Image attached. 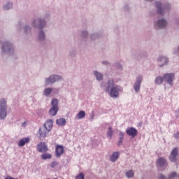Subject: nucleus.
Returning a JSON list of instances; mask_svg holds the SVG:
<instances>
[{
    "label": "nucleus",
    "mask_w": 179,
    "mask_h": 179,
    "mask_svg": "<svg viewBox=\"0 0 179 179\" xmlns=\"http://www.w3.org/2000/svg\"><path fill=\"white\" fill-rule=\"evenodd\" d=\"M101 87L113 99L118 98L120 93L123 92V88L121 85H115L113 78H110L106 83H102Z\"/></svg>",
    "instance_id": "obj_1"
},
{
    "label": "nucleus",
    "mask_w": 179,
    "mask_h": 179,
    "mask_svg": "<svg viewBox=\"0 0 179 179\" xmlns=\"http://www.w3.org/2000/svg\"><path fill=\"white\" fill-rule=\"evenodd\" d=\"M1 53L2 55H8L9 56H15L16 54L15 45L10 40L0 41Z\"/></svg>",
    "instance_id": "obj_2"
},
{
    "label": "nucleus",
    "mask_w": 179,
    "mask_h": 179,
    "mask_svg": "<svg viewBox=\"0 0 179 179\" xmlns=\"http://www.w3.org/2000/svg\"><path fill=\"white\" fill-rule=\"evenodd\" d=\"M156 12L159 15L165 16L169 14L171 10V4L169 3H162L161 1H157L155 2Z\"/></svg>",
    "instance_id": "obj_3"
},
{
    "label": "nucleus",
    "mask_w": 179,
    "mask_h": 179,
    "mask_svg": "<svg viewBox=\"0 0 179 179\" xmlns=\"http://www.w3.org/2000/svg\"><path fill=\"white\" fill-rule=\"evenodd\" d=\"M31 25L34 29H37L39 30L43 29L47 26V21L42 17L34 19L31 22Z\"/></svg>",
    "instance_id": "obj_4"
},
{
    "label": "nucleus",
    "mask_w": 179,
    "mask_h": 179,
    "mask_svg": "<svg viewBox=\"0 0 179 179\" xmlns=\"http://www.w3.org/2000/svg\"><path fill=\"white\" fill-rule=\"evenodd\" d=\"M7 101L5 98L0 99V120H4L7 117Z\"/></svg>",
    "instance_id": "obj_5"
},
{
    "label": "nucleus",
    "mask_w": 179,
    "mask_h": 179,
    "mask_svg": "<svg viewBox=\"0 0 179 179\" xmlns=\"http://www.w3.org/2000/svg\"><path fill=\"white\" fill-rule=\"evenodd\" d=\"M63 81L62 76H59V74H52L49 77H47L45 80V85L46 86L53 85L55 83Z\"/></svg>",
    "instance_id": "obj_6"
},
{
    "label": "nucleus",
    "mask_w": 179,
    "mask_h": 179,
    "mask_svg": "<svg viewBox=\"0 0 179 179\" xmlns=\"http://www.w3.org/2000/svg\"><path fill=\"white\" fill-rule=\"evenodd\" d=\"M168 26V21L166 18H159L155 22V27L157 29H166Z\"/></svg>",
    "instance_id": "obj_7"
},
{
    "label": "nucleus",
    "mask_w": 179,
    "mask_h": 179,
    "mask_svg": "<svg viewBox=\"0 0 179 179\" xmlns=\"http://www.w3.org/2000/svg\"><path fill=\"white\" fill-rule=\"evenodd\" d=\"M51 109L49 111V114L51 116H55L59 110L58 108V99L53 98L51 101Z\"/></svg>",
    "instance_id": "obj_8"
},
{
    "label": "nucleus",
    "mask_w": 179,
    "mask_h": 179,
    "mask_svg": "<svg viewBox=\"0 0 179 179\" xmlns=\"http://www.w3.org/2000/svg\"><path fill=\"white\" fill-rule=\"evenodd\" d=\"M157 62L159 63V66L160 68H162L169 64L170 59L169 57H168V56H164L163 55H162L157 58Z\"/></svg>",
    "instance_id": "obj_9"
},
{
    "label": "nucleus",
    "mask_w": 179,
    "mask_h": 179,
    "mask_svg": "<svg viewBox=\"0 0 179 179\" xmlns=\"http://www.w3.org/2000/svg\"><path fill=\"white\" fill-rule=\"evenodd\" d=\"M164 76V82H166L169 85L173 86V80L175 79L174 73H166Z\"/></svg>",
    "instance_id": "obj_10"
},
{
    "label": "nucleus",
    "mask_w": 179,
    "mask_h": 179,
    "mask_svg": "<svg viewBox=\"0 0 179 179\" xmlns=\"http://www.w3.org/2000/svg\"><path fill=\"white\" fill-rule=\"evenodd\" d=\"M143 80V76H138V77H136V80L134 83V89L136 92V93H138L140 92L141 90V83Z\"/></svg>",
    "instance_id": "obj_11"
},
{
    "label": "nucleus",
    "mask_w": 179,
    "mask_h": 179,
    "mask_svg": "<svg viewBox=\"0 0 179 179\" xmlns=\"http://www.w3.org/2000/svg\"><path fill=\"white\" fill-rule=\"evenodd\" d=\"M157 164L161 168L160 171H164L168 166V163L166 159L160 157L157 160Z\"/></svg>",
    "instance_id": "obj_12"
},
{
    "label": "nucleus",
    "mask_w": 179,
    "mask_h": 179,
    "mask_svg": "<svg viewBox=\"0 0 179 179\" xmlns=\"http://www.w3.org/2000/svg\"><path fill=\"white\" fill-rule=\"evenodd\" d=\"M178 151H179V148H175L172 150V152L171 153V155H170V157H169V159H170L171 162L175 163V162H177L178 158V155H178Z\"/></svg>",
    "instance_id": "obj_13"
},
{
    "label": "nucleus",
    "mask_w": 179,
    "mask_h": 179,
    "mask_svg": "<svg viewBox=\"0 0 179 179\" xmlns=\"http://www.w3.org/2000/svg\"><path fill=\"white\" fill-rule=\"evenodd\" d=\"M49 131L45 127H42L38 129V134L39 135L38 138L43 139L48 136Z\"/></svg>",
    "instance_id": "obj_14"
},
{
    "label": "nucleus",
    "mask_w": 179,
    "mask_h": 179,
    "mask_svg": "<svg viewBox=\"0 0 179 179\" xmlns=\"http://www.w3.org/2000/svg\"><path fill=\"white\" fill-rule=\"evenodd\" d=\"M36 150L39 152H46L48 150V145L44 142L40 143L37 145Z\"/></svg>",
    "instance_id": "obj_15"
},
{
    "label": "nucleus",
    "mask_w": 179,
    "mask_h": 179,
    "mask_svg": "<svg viewBox=\"0 0 179 179\" xmlns=\"http://www.w3.org/2000/svg\"><path fill=\"white\" fill-rule=\"evenodd\" d=\"M126 133L129 136H131L132 138H135L138 134V131L134 127H129L126 130Z\"/></svg>",
    "instance_id": "obj_16"
},
{
    "label": "nucleus",
    "mask_w": 179,
    "mask_h": 179,
    "mask_svg": "<svg viewBox=\"0 0 179 179\" xmlns=\"http://www.w3.org/2000/svg\"><path fill=\"white\" fill-rule=\"evenodd\" d=\"M46 39V34L43 29H39L38 31V41L39 42H44Z\"/></svg>",
    "instance_id": "obj_17"
},
{
    "label": "nucleus",
    "mask_w": 179,
    "mask_h": 179,
    "mask_svg": "<svg viewBox=\"0 0 179 179\" xmlns=\"http://www.w3.org/2000/svg\"><path fill=\"white\" fill-rule=\"evenodd\" d=\"M64 147L62 145H57L55 150V155L57 158H59L64 153Z\"/></svg>",
    "instance_id": "obj_18"
},
{
    "label": "nucleus",
    "mask_w": 179,
    "mask_h": 179,
    "mask_svg": "<svg viewBox=\"0 0 179 179\" xmlns=\"http://www.w3.org/2000/svg\"><path fill=\"white\" fill-rule=\"evenodd\" d=\"M24 34L27 36H31V27L29 24H27L23 27Z\"/></svg>",
    "instance_id": "obj_19"
},
{
    "label": "nucleus",
    "mask_w": 179,
    "mask_h": 179,
    "mask_svg": "<svg viewBox=\"0 0 179 179\" xmlns=\"http://www.w3.org/2000/svg\"><path fill=\"white\" fill-rule=\"evenodd\" d=\"M53 122L52 120H48L43 126V127H45L47 130L50 132L52 128Z\"/></svg>",
    "instance_id": "obj_20"
},
{
    "label": "nucleus",
    "mask_w": 179,
    "mask_h": 179,
    "mask_svg": "<svg viewBox=\"0 0 179 179\" xmlns=\"http://www.w3.org/2000/svg\"><path fill=\"white\" fill-rule=\"evenodd\" d=\"M102 36V34L101 32H95L92 34H90V39L92 41H95L96 39H99Z\"/></svg>",
    "instance_id": "obj_21"
},
{
    "label": "nucleus",
    "mask_w": 179,
    "mask_h": 179,
    "mask_svg": "<svg viewBox=\"0 0 179 179\" xmlns=\"http://www.w3.org/2000/svg\"><path fill=\"white\" fill-rule=\"evenodd\" d=\"M120 157V153L118 152H115L113 153L112 156L110 158V162L113 163L115 162Z\"/></svg>",
    "instance_id": "obj_22"
},
{
    "label": "nucleus",
    "mask_w": 179,
    "mask_h": 179,
    "mask_svg": "<svg viewBox=\"0 0 179 179\" xmlns=\"http://www.w3.org/2000/svg\"><path fill=\"white\" fill-rule=\"evenodd\" d=\"M94 76L96 77V79L98 81H101L103 79V76L102 73H100L99 71H94Z\"/></svg>",
    "instance_id": "obj_23"
},
{
    "label": "nucleus",
    "mask_w": 179,
    "mask_h": 179,
    "mask_svg": "<svg viewBox=\"0 0 179 179\" xmlns=\"http://www.w3.org/2000/svg\"><path fill=\"white\" fill-rule=\"evenodd\" d=\"M13 3L10 1H8L3 5V8L4 10H9L13 8Z\"/></svg>",
    "instance_id": "obj_24"
},
{
    "label": "nucleus",
    "mask_w": 179,
    "mask_h": 179,
    "mask_svg": "<svg viewBox=\"0 0 179 179\" xmlns=\"http://www.w3.org/2000/svg\"><path fill=\"white\" fill-rule=\"evenodd\" d=\"M163 82H164V76L161 77L160 76H158L156 77L155 80V84L160 85L163 83Z\"/></svg>",
    "instance_id": "obj_25"
},
{
    "label": "nucleus",
    "mask_w": 179,
    "mask_h": 179,
    "mask_svg": "<svg viewBox=\"0 0 179 179\" xmlns=\"http://www.w3.org/2000/svg\"><path fill=\"white\" fill-rule=\"evenodd\" d=\"M29 142V138H24L20 141L18 145L20 147H23L26 143H28Z\"/></svg>",
    "instance_id": "obj_26"
},
{
    "label": "nucleus",
    "mask_w": 179,
    "mask_h": 179,
    "mask_svg": "<svg viewBox=\"0 0 179 179\" xmlns=\"http://www.w3.org/2000/svg\"><path fill=\"white\" fill-rule=\"evenodd\" d=\"M56 124L60 127L64 126L66 124V120L64 118H60L56 120Z\"/></svg>",
    "instance_id": "obj_27"
},
{
    "label": "nucleus",
    "mask_w": 179,
    "mask_h": 179,
    "mask_svg": "<svg viewBox=\"0 0 179 179\" xmlns=\"http://www.w3.org/2000/svg\"><path fill=\"white\" fill-rule=\"evenodd\" d=\"M89 36V33L87 31V30H83L81 31V35H80V37L83 39H87Z\"/></svg>",
    "instance_id": "obj_28"
},
{
    "label": "nucleus",
    "mask_w": 179,
    "mask_h": 179,
    "mask_svg": "<svg viewBox=\"0 0 179 179\" xmlns=\"http://www.w3.org/2000/svg\"><path fill=\"white\" fill-rule=\"evenodd\" d=\"M52 88H45L43 91V95L48 97L52 93Z\"/></svg>",
    "instance_id": "obj_29"
},
{
    "label": "nucleus",
    "mask_w": 179,
    "mask_h": 179,
    "mask_svg": "<svg viewBox=\"0 0 179 179\" xmlns=\"http://www.w3.org/2000/svg\"><path fill=\"white\" fill-rule=\"evenodd\" d=\"M86 114L85 112L83 110H81L78 113V114L76 115L77 119L81 120L85 117Z\"/></svg>",
    "instance_id": "obj_30"
},
{
    "label": "nucleus",
    "mask_w": 179,
    "mask_h": 179,
    "mask_svg": "<svg viewBox=\"0 0 179 179\" xmlns=\"http://www.w3.org/2000/svg\"><path fill=\"white\" fill-rule=\"evenodd\" d=\"M69 55L71 57H75L77 55L76 50L71 49L69 52Z\"/></svg>",
    "instance_id": "obj_31"
},
{
    "label": "nucleus",
    "mask_w": 179,
    "mask_h": 179,
    "mask_svg": "<svg viewBox=\"0 0 179 179\" xmlns=\"http://www.w3.org/2000/svg\"><path fill=\"white\" fill-rule=\"evenodd\" d=\"M52 156L50 154L45 153L41 155V158L43 160L50 159H51Z\"/></svg>",
    "instance_id": "obj_32"
},
{
    "label": "nucleus",
    "mask_w": 179,
    "mask_h": 179,
    "mask_svg": "<svg viewBox=\"0 0 179 179\" xmlns=\"http://www.w3.org/2000/svg\"><path fill=\"white\" fill-rule=\"evenodd\" d=\"M113 134V131H112V128L110 127L107 132V136L109 138V139L112 138Z\"/></svg>",
    "instance_id": "obj_33"
},
{
    "label": "nucleus",
    "mask_w": 179,
    "mask_h": 179,
    "mask_svg": "<svg viewBox=\"0 0 179 179\" xmlns=\"http://www.w3.org/2000/svg\"><path fill=\"white\" fill-rule=\"evenodd\" d=\"M178 54H179V45H178V47H175L173 49V55H177Z\"/></svg>",
    "instance_id": "obj_34"
},
{
    "label": "nucleus",
    "mask_w": 179,
    "mask_h": 179,
    "mask_svg": "<svg viewBox=\"0 0 179 179\" xmlns=\"http://www.w3.org/2000/svg\"><path fill=\"white\" fill-rule=\"evenodd\" d=\"M134 172L133 171H129L128 172L126 173V176L128 178H131L134 176Z\"/></svg>",
    "instance_id": "obj_35"
},
{
    "label": "nucleus",
    "mask_w": 179,
    "mask_h": 179,
    "mask_svg": "<svg viewBox=\"0 0 179 179\" xmlns=\"http://www.w3.org/2000/svg\"><path fill=\"white\" fill-rule=\"evenodd\" d=\"M176 177H177V173L176 172H173L171 173L169 176V178L168 179H173Z\"/></svg>",
    "instance_id": "obj_36"
},
{
    "label": "nucleus",
    "mask_w": 179,
    "mask_h": 179,
    "mask_svg": "<svg viewBox=\"0 0 179 179\" xmlns=\"http://www.w3.org/2000/svg\"><path fill=\"white\" fill-rule=\"evenodd\" d=\"M76 179H85V175L83 173H80L78 174L76 177Z\"/></svg>",
    "instance_id": "obj_37"
},
{
    "label": "nucleus",
    "mask_w": 179,
    "mask_h": 179,
    "mask_svg": "<svg viewBox=\"0 0 179 179\" xmlns=\"http://www.w3.org/2000/svg\"><path fill=\"white\" fill-rule=\"evenodd\" d=\"M175 25L179 27V16L176 17L174 20Z\"/></svg>",
    "instance_id": "obj_38"
},
{
    "label": "nucleus",
    "mask_w": 179,
    "mask_h": 179,
    "mask_svg": "<svg viewBox=\"0 0 179 179\" xmlns=\"http://www.w3.org/2000/svg\"><path fill=\"white\" fill-rule=\"evenodd\" d=\"M50 13H45L44 17H43L42 18L45 19V20H46L48 22V20L50 19Z\"/></svg>",
    "instance_id": "obj_39"
},
{
    "label": "nucleus",
    "mask_w": 179,
    "mask_h": 179,
    "mask_svg": "<svg viewBox=\"0 0 179 179\" xmlns=\"http://www.w3.org/2000/svg\"><path fill=\"white\" fill-rule=\"evenodd\" d=\"M101 64L104 66H110V62H108L107 60H103L101 62Z\"/></svg>",
    "instance_id": "obj_40"
},
{
    "label": "nucleus",
    "mask_w": 179,
    "mask_h": 179,
    "mask_svg": "<svg viewBox=\"0 0 179 179\" xmlns=\"http://www.w3.org/2000/svg\"><path fill=\"white\" fill-rule=\"evenodd\" d=\"M124 136V134L121 131L120 134L119 141H123Z\"/></svg>",
    "instance_id": "obj_41"
},
{
    "label": "nucleus",
    "mask_w": 179,
    "mask_h": 179,
    "mask_svg": "<svg viewBox=\"0 0 179 179\" xmlns=\"http://www.w3.org/2000/svg\"><path fill=\"white\" fill-rule=\"evenodd\" d=\"M158 179H169L164 174L161 173L159 175Z\"/></svg>",
    "instance_id": "obj_42"
},
{
    "label": "nucleus",
    "mask_w": 179,
    "mask_h": 179,
    "mask_svg": "<svg viewBox=\"0 0 179 179\" xmlns=\"http://www.w3.org/2000/svg\"><path fill=\"white\" fill-rule=\"evenodd\" d=\"M146 55H147V54L145 53V52H142V53H140V55H139L141 58L145 57Z\"/></svg>",
    "instance_id": "obj_43"
},
{
    "label": "nucleus",
    "mask_w": 179,
    "mask_h": 179,
    "mask_svg": "<svg viewBox=\"0 0 179 179\" xmlns=\"http://www.w3.org/2000/svg\"><path fill=\"white\" fill-rule=\"evenodd\" d=\"M129 9H130V8H129V5L127 4V5H125V6H124V11H129Z\"/></svg>",
    "instance_id": "obj_44"
},
{
    "label": "nucleus",
    "mask_w": 179,
    "mask_h": 179,
    "mask_svg": "<svg viewBox=\"0 0 179 179\" xmlns=\"http://www.w3.org/2000/svg\"><path fill=\"white\" fill-rule=\"evenodd\" d=\"M57 165V162H52L50 166H51V168H55Z\"/></svg>",
    "instance_id": "obj_45"
},
{
    "label": "nucleus",
    "mask_w": 179,
    "mask_h": 179,
    "mask_svg": "<svg viewBox=\"0 0 179 179\" xmlns=\"http://www.w3.org/2000/svg\"><path fill=\"white\" fill-rule=\"evenodd\" d=\"M175 113H176V119L179 118V108L176 110Z\"/></svg>",
    "instance_id": "obj_46"
},
{
    "label": "nucleus",
    "mask_w": 179,
    "mask_h": 179,
    "mask_svg": "<svg viewBox=\"0 0 179 179\" xmlns=\"http://www.w3.org/2000/svg\"><path fill=\"white\" fill-rule=\"evenodd\" d=\"M94 117V112H92V115H91V117L90 118V120L91 122L93 121Z\"/></svg>",
    "instance_id": "obj_47"
},
{
    "label": "nucleus",
    "mask_w": 179,
    "mask_h": 179,
    "mask_svg": "<svg viewBox=\"0 0 179 179\" xmlns=\"http://www.w3.org/2000/svg\"><path fill=\"white\" fill-rule=\"evenodd\" d=\"M175 138H176L177 140H179V131L177 132L176 134H175Z\"/></svg>",
    "instance_id": "obj_48"
},
{
    "label": "nucleus",
    "mask_w": 179,
    "mask_h": 179,
    "mask_svg": "<svg viewBox=\"0 0 179 179\" xmlns=\"http://www.w3.org/2000/svg\"><path fill=\"white\" fill-rule=\"evenodd\" d=\"M122 141H123L119 140V142H118V143H117V145H118V146L122 145Z\"/></svg>",
    "instance_id": "obj_49"
},
{
    "label": "nucleus",
    "mask_w": 179,
    "mask_h": 179,
    "mask_svg": "<svg viewBox=\"0 0 179 179\" xmlns=\"http://www.w3.org/2000/svg\"><path fill=\"white\" fill-rule=\"evenodd\" d=\"M22 127H26V123H25V122H23V123L22 124Z\"/></svg>",
    "instance_id": "obj_50"
},
{
    "label": "nucleus",
    "mask_w": 179,
    "mask_h": 179,
    "mask_svg": "<svg viewBox=\"0 0 179 179\" xmlns=\"http://www.w3.org/2000/svg\"><path fill=\"white\" fill-rule=\"evenodd\" d=\"M6 178H7L8 179H17V178H13L10 177V176H7Z\"/></svg>",
    "instance_id": "obj_51"
},
{
    "label": "nucleus",
    "mask_w": 179,
    "mask_h": 179,
    "mask_svg": "<svg viewBox=\"0 0 179 179\" xmlns=\"http://www.w3.org/2000/svg\"><path fill=\"white\" fill-rule=\"evenodd\" d=\"M144 1H147V2H150V3H151V2L153 1V0H144Z\"/></svg>",
    "instance_id": "obj_52"
},
{
    "label": "nucleus",
    "mask_w": 179,
    "mask_h": 179,
    "mask_svg": "<svg viewBox=\"0 0 179 179\" xmlns=\"http://www.w3.org/2000/svg\"><path fill=\"white\" fill-rule=\"evenodd\" d=\"M122 66H121V64L119 65V69L122 70Z\"/></svg>",
    "instance_id": "obj_53"
},
{
    "label": "nucleus",
    "mask_w": 179,
    "mask_h": 179,
    "mask_svg": "<svg viewBox=\"0 0 179 179\" xmlns=\"http://www.w3.org/2000/svg\"><path fill=\"white\" fill-rule=\"evenodd\" d=\"M18 25L21 26V23H19Z\"/></svg>",
    "instance_id": "obj_54"
},
{
    "label": "nucleus",
    "mask_w": 179,
    "mask_h": 179,
    "mask_svg": "<svg viewBox=\"0 0 179 179\" xmlns=\"http://www.w3.org/2000/svg\"><path fill=\"white\" fill-rule=\"evenodd\" d=\"M5 179H8L7 177Z\"/></svg>",
    "instance_id": "obj_55"
},
{
    "label": "nucleus",
    "mask_w": 179,
    "mask_h": 179,
    "mask_svg": "<svg viewBox=\"0 0 179 179\" xmlns=\"http://www.w3.org/2000/svg\"><path fill=\"white\" fill-rule=\"evenodd\" d=\"M54 179H57V178H54Z\"/></svg>",
    "instance_id": "obj_56"
}]
</instances>
